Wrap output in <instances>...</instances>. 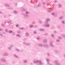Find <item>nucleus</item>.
Segmentation results:
<instances>
[{"label":"nucleus","instance_id":"f03ea898","mask_svg":"<svg viewBox=\"0 0 65 65\" xmlns=\"http://www.w3.org/2000/svg\"><path fill=\"white\" fill-rule=\"evenodd\" d=\"M16 26L17 27H19V25H16Z\"/></svg>","mask_w":65,"mask_h":65},{"label":"nucleus","instance_id":"7ed1b4c3","mask_svg":"<svg viewBox=\"0 0 65 65\" xmlns=\"http://www.w3.org/2000/svg\"><path fill=\"white\" fill-rule=\"evenodd\" d=\"M32 27V25L30 26V28H31V27Z\"/></svg>","mask_w":65,"mask_h":65},{"label":"nucleus","instance_id":"20e7f679","mask_svg":"<svg viewBox=\"0 0 65 65\" xmlns=\"http://www.w3.org/2000/svg\"><path fill=\"white\" fill-rule=\"evenodd\" d=\"M62 23H64V22H63V21L62 22Z\"/></svg>","mask_w":65,"mask_h":65},{"label":"nucleus","instance_id":"f257e3e1","mask_svg":"<svg viewBox=\"0 0 65 65\" xmlns=\"http://www.w3.org/2000/svg\"><path fill=\"white\" fill-rule=\"evenodd\" d=\"M11 32H12V31H10V33H11Z\"/></svg>","mask_w":65,"mask_h":65},{"label":"nucleus","instance_id":"39448f33","mask_svg":"<svg viewBox=\"0 0 65 65\" xmlns=\"http://www.w3.org/2000/svg\"><path fill=\"white\" fill-rule=\"evenodd\" d=\"M26 13H28V12H26Z\"/></svg>","mask_w":65,"mask_h":65},{"label":"nucleus","instance_id":"423d86ee","mask_svg":"<svg viewBox=\"0 0 65 65\" xmlns=\"http://www.w3.org/2000/svg\"><path fill=\"white\" fill-rule=\"evenodd\" d=\"M49 26V25H48V26Z\"/></svg>","mask_w":65,"mask_h":65}]
</instances>
